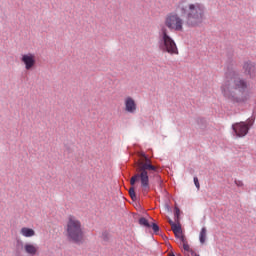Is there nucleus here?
I'll return each instance as SVG.
<instances>
[{
    "label": "nucleus",
    "mask_w": 256,
    "mask_h": 256,
    "mask_svg": "<svg viewBox=\"0 0 256 256\" xmlns=\"http://www.w3.org/2000/svg\"><path fill=\"white\" fill-rule=\"evenodd\" d=\"M249 87V82L239 76V73L228 70L225 73V79L220 90L226 101H229L232 105L241 107L247 105L249 99H251Z\"/></svg>",
    "instance_id": "1"
},
{
    "label": "nucleus",
    "mask_w": 256,
    "mask_h": 256,
    "mask_svg": "<svg viewBox=\"0 0 256 256\" xmlns=\"http://www.w3.org/2000/svg\"><path fill=\"white\" fill-rule=\"evenodd\" d=\"M138 157L142 159V161L136 162V167L138 173L134 174L130 179V189L128 190V195L132 199V201H137V192H135V184H141L143 193H149L151 190V185L149 184V171L153 173H157V167L151 164V159L145 152H138Z\"/></svg>",
    "instance_id": "2"
},
{
    "label": "nucleus",
    "mask_w": 256,
    "mask_h": 256,
    "mask_svg": "<svg viewBox=\"0 0 256 256\" xmlns=\"http://www.w3.org/2000/svg\"><path fill=\"white\" fill-rule=\"evenodd\" d=\"M177 13L181 17H186V25L190 28L201 27L205 21V7L201 4H189L186 0H182L176 7Z\"/></svg>",
    "instance_id": "3"
},
{
    "label": "nucleus",
    "mask_w": 256,
    "mask_h": 256,
    "mask_svg": "<svg viewBox=\"0 0 256 256\" xmlns=\"http://www.w3.org/2000/svg\"><path fill=\"white\" fill-rule=\"evenodd\" d=\"M68 241L75 243V245H83L85 243V232L81 227V221L70 216L67 222L66 229Z\"/></svg>",
    "instance_id": "4"
},
{
    "label": "nucleus",
    "mask_w": 256,
    "mask_h": 256,
    "mask_svg": "<svg viewBox=\"0 0 256 256\" xmlns=\"http://www.w3.org/2000/svg\"><path fill=\"white\" fill-rule=\"evenodd\" d=\"M158 49L162 53H169L170 55H179V49H177V44L169 36V31L165 26H163L158 32Z\"/></svg>",
    "instance_id": "5"
},
{
    "label": "nucleus",
    "mask_w": 256,
    "mask_h": 256,
    "mask_svg": "<svg viewBox=\"0 0 256 256\" xmlns=\"http://www.w3.org/2000/svg\"><path fill=\"white\" fill-rule=\"evenodd\" d=\"M253 123H255V118H249L246 122H236L232 124V130L235 137H245L251 127H253Z\"/></svg>",
    "instance_id": "6"
},
{
    "label": "nucleus",
    "mask_w": 256,
    "mask_h": 256,
    "mask_svg": "<svg viewBox=\"0 0 256 256\" xmlns=\"http://www.w3.org/2000/svg\"><path fill=\"white\" fill-rule=\"evenodd\" d=\"M165 27L170 29V31H183V19L177 14L170 13L166 16Z\"/></svg>",
    "instance_id": "7"
},
{
    "label": "nucleus",
    "mask_w": 256,
    "mask_h": 256,
    "mask_svg": "<svg viewBox=\"0 0 256 256\" xmlns=\"http://www.w3.org/2000/svg\"><path fill=\"white\" fill-rule=\"evenodd\" d=\"M243 71H244V75H246V77H249V79H255L256 63L251 60L245 61L243 64Z\"/></svg>",
    "instance_id": "8"
},
{
    "label": "nucleus",
    "mask_w": 256,
    "mask_h": 256,
    "mask_svg": "<svg viewBox=\"0 0 256 256\" xmlns=\"http://www.w3.org/2000/svg\"><path fill=\"white\" fill-rule=\"evenodd\" d=\"M21 62L24 63L26 71H31V69H33V67H35L37 64L35 54L33 53L23 54L21 57Z\"/></svg>",
    "instance_id": "9"
},
{
    "label": "nucleus",
    "mask_w": 256,
    "mask_h": 256,
    "mask_svg": "<svg viewBox=\"0 0 256 256\" xmlns=\"http://www.w3.org/2000/svg\"><path fill=\"white\" fill-rule=\"evenodd\" d=\"M125 111H127V113H135L137 111V103H135V100L133 98H126Z\"/></svg>",
    "instance_id": "10"
},
{
    "label": "nucleus",
    "mask_w": 256,
    "mask_h": 256,
    "mask_svg": "<svg viewBox=\"0 0 256 256\" xmlns=\"http://www.w3.org/2000/svg\"><path fill=\"white\" fill-rule=\"evenodd\" d=\"M167 222L169 223V225L171 226V229L173 231L174 234L177 233H183V228L181 227V222H174L173 220H171V218L167 217Z\"/></svg>",
    "instance_id": "11"
},
{
    "label": "nucleus",
    "mask_w": 256,
    "mask_h": 256,
    "mask_svg": "<svg viewBox=\"0 0 256 256\" xmlns=\"http://www.w3.org/2000/svg\"><path fill=\"white\" fill-rule=\"evenodd\" d=\"M24 249L26 253H28V255H32V256L37 255V247L33 244H29V243L25 244Z\"/></svg>",
    "instance_id": "12"
},
{
    "label": "nucleus",
    "mask_w": 256,
    "mask_h": 256,
    "mask_svg": "<svg viewBox=\"0 0 256 256\" xmlns=\"http://www.w3.org/2000/svg\"><path fill=\"white\" fill-rule=\"evenodd\" d=\"M21 234L24 237H34L35 235V230H33L32 228H27V227H23L21 229Z\"/></svg>",
    "instance_id": "13"
},
{
    "label": "nucleus",
    "mask_w": 256,
    "mask_h": 256,
    "mask_svg": "<svg viewBox=\"0 0 256 256\" xmlns=\"http://www.w3.org/2000/svg\"><path fill=\"white\" fill-rule=\"evenodd\" d=\"M199 241L203 245L207 241V228L203 227L199 234Z\"/></svg>",
    "instance_id": "14"
},
{
    "label": "nucleus",
    "mask_w": 256,
    "mask_h": 256,
    "mask_svg": "<svg viewBox=\"0 0 256 256\" xmlns=\"http://www.w3.org/2000/svg\"><path fill=\"white\" fill-rule=\"evenodd\" d=\"M138 223H139V225L141 226V227H145L146 229H149V227H150V222H149V220L147 219V218H145V217H140L139 219H138Z\"/></svg>",
    "instance_id": "15"
},
{
    "label": "nucleus",
    "mask_w": 256,
    "mask_h": 256,
    "mask_svg": "<svg viewBox=\"0 0 256 256\" xmlns=\"http://www.w3.org/2000/svg\"><path fill=\"white\" fill-rule=\"evenodd\" d=\"M196 123L199 125L200 129H207V119L201 117L197 118Z\"/></svg>",
    "instance_id": "16"
},
{
    "label": "nucleus",
    "mask_w": 256,
    "mask_h": 256,
    "mask_svg": "<svg viewBox=\"0 0 256 256\" xmlns=\"http://www.w3.org/2000/svg\"><path fill=\"white\" fill-rule=\"evenodd\" d=\"M174 219L175 223L181 222V209H179L177 206L174 207Z\"/></svg>",
    "instance_id": "17"
},
{
    "label": "nucleus",
    "mask_w": 256,
    "mask_h": 256,
    "mask_svg": "<svg viewBox=\"0 0 256 256\" xmlns=\"http://www.w3.org/2000/svg\"><path fill=\"white\" fill-rule=\"evenodd\" d=\"M149 229H152L154 235H159V231H161V228L155 222L150 223Z\"/></svg>",
    "instance_id": "18"
},
{
    "label": "nucleus",
    "mask_w": 256,
    "mask_h": 256,
    "mask_svg": "<svg viewBox=\"0 0 256 256\" xmlns=\"http://www.w3.org/2000/svg\"><path fill=\"white\" fill-rule=\"evenodd\" d=\"M102 240L105 242V243H109V239H111V234H109V231L105 230L102 232Z\"/></svg>",
    "instance_id": "19"
},
{
    "label": "nucleus",
    "mask_w": 256,
    "mask_h": 256,
    "mask_svg": "<svg viewBox=\"0 0 256 256\" xmlns=\"http://www.w3.org/2000/svg\"><path fill=\"white\" fill-rule=\"evenodd\" d=\"M194 185L197 189L201 188V184H199V178H197V176L194 177Z\"/></svg>",
    "instance_id": "20"
},
{
    "label": "nucleus",
    "mask_w": 256,
    "mask_h": 256,
    "mask_svg": "<svg viewBox=\"0 0 256 256\" xmlns=\"http://www.w3.org/2000/svg\"><path fill=\"white\" fill-rule=\"evenodd\" d=\"M16 249H23V241L17 240V242H16Z\"/></svg>",
    "instance_id": "21"
},
{
    "label": "nucleus",
    "mask_w": 256,
    "mask_h": 256,
    "mask_svg": "<svg viewBox=\"0 0 256 256\" xmlns=\"http://www.w3.org/2000/svg\"><path fill=\"white\" fill-rule=\"evenodd\" d=\"M164 207H165V209H166V211H167L168 213H171V212L173 211V209L171 208V206L169 205V203H166V204L164 205Z\"/></svg>",
    "instance_id": "22"
},
{
    "label": "nucleus",
    "mask_w": 256,
    "mask_h": 256,
    "mask_svg": "<svg viewBox=\"0 0 256 256\" xmlns=\"http://www.w3.org/2000/svg\"><path fill=\"white\" fill-rule=\"evenodd\" d=\"M234 183H235V185H237V187H243V181H241V180H235L234 181Z\"/></svg>",
    "instance_id": "23"
},
{
    "label": "nucleus",
    "mask_w": 256,
    "mask_h": 256,
    "mask_svg": "<svg viewBox=\"0 0 256 256\" xmlns=\"http://www.w3.org/2000/svg\"><path fill=\"white\" fill-rule=\"evenodd\" d=\"M183 249H184V251L189 252L191 247H189V244L186 242V243L183 244Z\"/></svg>",
    "instance_id": "24"
},
{
    "label": "nucleus",
    "mask_w": 256,
    "mask_h": 256,
    "mask_svg": "<svg viewBox=\"0 0 256 256\" xmlns=\"http://www.w3.org/2000/svg\"><path fill=\"white\" fill-rule=\"evenodd\" d=\"M65 151H67V153H73V149L69 145H65Z\"/></svg>",
    "instance_id": "25"
},
{
    "label": "nucleus",
    "mask_w": 256,
    "mask_h": 256,
    "mask_svg": "<svg viewBox=\"0 0 256 256\" xmlns=\"http://www.w3.org/2000/svg\"><path fill=\"white\" fill-rule=\"evenodd\" d=\"M179 239L183 244L187 243V238H185V235L180 236Z\"/></svg>",
    "instance_id": "26"
},
{
    "label": "nucleus",
    "mask_w": 256,
    "mask_h": 256,
    "mask_svg": "<svg viewBox=\"0 0 256 256\" xmlns=\"http://www.w3.org/2000/svg\"><path fill=\"white\" fill-rule=\"evenodd\" d=\"M176 239H181V236L183 235V233H176L174 234Z\"/></svg>",
    "instance_id": "27"
},
{
    "label": "nucleus",
    "mask_w": 256,
    "mask_h": 256,
    "mask_svg": "<svg viewBox=\"0 0 256 256\" xmlns=\"http://www.w3.org/2000/svg\"><path fill=\"white\" fill-rule=\"evenodd\" d=\"M188 253H190L192 256L198 255L193 249H190Z\"/></svg>",
    "instance_id": "28"
},
{
    "label": "nucleus",
    "mask_w": 256,
    "mask_h": 256,
    "mask_svg": "<svg viewBox=\"0 0 256 256\" xmlns=\"http://www.w3.org/2000/svg\"><path fill=\"white\" fill-rule=\"evenodd\" d=\"M168 256H175V253L172 252Z\"/></svg>",
    "instance_id": "29"
}]
</instances>
